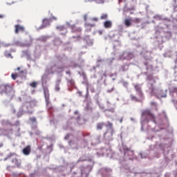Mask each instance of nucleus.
Masks as SVG:
<instances>
[{
	"label": "nucleus",
	"mask_w": 177,
	"mask_h": 177,
	"mask_svg": "<svg viewBox=\"0 0 177 177\" xmlns=\"http://www.w3.org/2000/svg\"><path fill=\"white\" fill-rule=\"evenodd\" d=\"M131 97L132 100H136V97H135L134 95H131Z\"/></svg>",
	"instance_id": "nucleus-33"
},
{
	"label": "nucleus",
	"mask_w": 177,
	"mask_h": 177,
	"mask_svg": "<svg viewBox=\"0 0 177 177\" xmlns=\"http://www.w3.org/2000/svg\"><path fill=\"white\" fill-rule=\"evenodd\" d=\"M104 28H111L113 27V21H106L104 22Z\"/></svg>",
	"instance_id": "nucleus-12"
},
{
	"label": "nucleus",
	"mask_w": 177,
	"mask_h": 177,
	"mask_svg": "<svg viewBox=\"0 0 177 177\" xmlns=\"http://www.w3.org/2000/svg\"><path fill=\"white\" fill-rule=\"evenodd\" d=\"M81 31H82V28H77L75 26H72V32H81Z\"/></svg>",
	"instance_id": "nucleus-15"
},
{
	"label": "nucleus",
	"mask_w": 177,
	"mask_h": 177,
	"mask_svg": "<svg viewBox=\"0 0 177 177\" xmlns=\"http://www.w3.org/2000/svg\"><path fill=\"white\" fill-rule=\"evenodd\" d=\"M1 46H4V48H8V46H10V44H6L3 42L0 41V48Z\"/></svg>",
	"instance_id": "nucleus-22"
},
{
	"label": "nucleus",
	"mask_w": 177,
	"mask_h": 177,
	"mask_svg": "<svg viewBox=\"0 0 177 177\" xmlns=\"http://www.w3.org/2000/svg\"><path fill=\"white\" fill-rule=\"evenodd\" d=\"M30 121H31L32 122H37V118H30Z\"/></svg>",
	"instance_id": "nucleus-26"
},
{
	"label": "nucleus",
	"mask_w": 177,
	"mask_h": 177,
	"mask_svg": "<svg viewBox=\"0 0 177 177\" xmlns=\"http://www.w3.org/2000/svg\"><path fill=\"white\" fill-rule=\"evenodd\" d=\"M44 96L46 101L49 100V91H44Z\"/></svg>",
	"instance_id": "nucleus-19"
},
{
	"label": "nucleus",
	"mask_w": 177,
	"mask_h": 177,
	"mask_svg": "<svg viewBox=\"0 0 177 177\" xmlns=\"http://www.w3.org/2000/svg\"><path fill=\"white\" fill-rule=\"evenodd\" d=\"M5 17V15L0 14V19H3Z\"/></svg>",
	"instance_id": "nucleus-34"
},
{
	"label": "nucleus",
	"mask_w": 177,
	"mask_h": 177,
	"mask_svg": "<svg viewBox=\"0 0 177 177\" xmlns=\"http://www.w3.org/2000/svg\"><path fill=\"white\" fill-rule=\"evenodd\" d=\"M12 164H14V165L12 166V168H20V167H21V160H18L17 158H14L12 160Z\"/></svg>",
	"instance_id": "nucleus-7"
},
{
	"label": "nucleus",
	"mask_w": 177,
	"mask_h": 177,
	"mask_svg": "<svg viewBox=\"0 0 177 177\" xmlns=\"http://www.w3.org/2000/svg\"><path fill=\"white\" fill-rule=\"evenodd\" d=\"M2 146H3V144L0 143V147H2Z\"/></svg>",
	"instance_id": "nucleus-41"
},
{
	"label": "nucleus",
	"mask_w": 177,
	"mask_h": 177,
	"mask_svg": "<svg viewBox=\"0 0 177 177\" xmlns=\"http://www.w3.org/2000/svg\"><path fill=\"white\" fill-rule=\"evenodd\" d=\"M5 56H6V57H10L11 59H13V56H12L11 53H6Z\"/></svg>",
	"instance_id": "nucleus-24"
},
{
	"label": "nucleus",
	"mask_w": 177,
	"mask_h": 177,
	"mask_svg": "<svg viewBox=\"0 0 177 177\" xmlns=\"http://www.w3.org/2000/svg\"><path fill=\"white\" fill-rule=\"evenodd\" d=\"M91 1H93L94 2H95V3H98L100 5H102L104 3V2H106V0H91Z\"/></svg>",
	"instance_id": "nucleus-18"
},
{
	"label": "nucleus",
	"mask_w": 177,
	"mask_h": 177,
	"mask_svg": "<svg viewBox=\"0 0 177 177\" xmlns=\"http://www.w3.org/2000/svg\"><path fill=\"white\" fill-rule=\"evenodd\" d=\"M151 106H153L154 107H157V103L154 102H151Z\"/></svg>",
	"instance_id": "nucleus-28"
},
{
	"label": "nucleus",
	"mask_w": 177,
	"mask_h": 177,
	"mask_svg": "<svg viewBox=\"0 0 177 177\" xmlns=\"http://www.w3.org/2000/svg\"><path fill=\"white\" fill-rule=\"evenodd\" d=\"M15 34H19V32H24L26 30L24 26L20 24L15 25Z\"/></svg>",
	"instance_id": "nucleus-6"
},
{
	"label": "nucleus",
	"mask_w": 177,
	"mask_h": 177,
	"mask_svg": "<svg viewBox=\"0 0 177 177\" xmlns=\"http://www.w3.org/2000/svg\"><path fill=\"white\" fill-rule=\"evenodd\" d=\"M132 55V53H124L122 55H123V56H127V55Z\"/></svg>",
	"instance_id": "nucleus-36"
},
{
	"label": "nucleus",
	"mask_w": 177,
	"mask_h": 177,
	"mask_svg": "<svg viewBox=\"0 0 177 177\" xmlns=\"http://www.w3.org/2000/svg\"><path fill=\"white\" fill-rule=\"evenodd\" d=\"M106 128H109L104 134V138L108 140H113V135L114 133V128L113 127V123L107 122V124L105 125Z\"/></svg>",
	"instance_id": "nucleus-2"
},
{
	"label": "nucleus",
	"mask_w": 177,
	"mask_h": 177,
	"mask_svg": "<svg viewBox=\"0 0 177 177\" xmlns=\"http://www.w3.org/2000/svg\"><path fill=\"white\" fill-rule=\"evenodd\" d=\"M93 21H98L99 19H97V17H94L92 19Z\"/></svg>",
	"instance_id": "nucleus-32"
},
{
	"label": "nucleus",
	"mask_w": 177,
	"mask_h": 177,
	"mask_svg": "<svg viewBox=\"0 0 177 177\" xmlns=\"http://www.w3.org/2000/svg\"><path fill=\"white\" fill-rule=\"evenodd\" d=\"M124 25L126 27H131L132 26V18L124 19Z\"/></svg>",
	"instance_id": "nucleus-13"
},
{
	"label": "nucleus",
	"mask_w": 177,
	"mask_h": 177,
	"mask_svg": "<svg viewBox=\"0 0 177 177\" xmlns=\"http://www.w3.org/2000/svg\"><path fill=\"white\" fill-rule=\"evenodd\" d=\"M68 82H69V84H71V85H74V84H75L74 80H73V79L68 80Z\"/></svg>",
	"instance_id": "nucleus-25"
},
{
	"label": "nucleus",
	"mask_w": 177,
	"mask_h": 177,
	"mask_svg": "<svg viewBox=\"0 0 177 177\" xmlns=\"http://www.w3.org/2000/svg\"><path fill=\"white\" fill-rule=\"evenodd\" d=\"M132 22L138 24V23H140V19L135 18L134 19H132Z\"/></svg>",
	"instance_id": "nucleus-21"
},
{
	"label": "nucleus",
	"mask_w": 177,
	"mask_h": 177,
	"mask_svg": "<svg viewBox=\"0 0 177 177\" xmlns=\"http://www.w3.org/2000/svg\"><path fill=\"white\" fill-rule=\"evenodd\" d=\"M98 32H99L100 35H102V34H103V32L102 30H100Z\"/></svg>",
	"instance_id": "nucleus-38"
},
{
	"label": "nucleus",
	"mask_w": 177,
	"mask_h": 177,
	"mask_svg": "<svg viewBox=\"0 0 177 177\" xmlns=\"http://www.w3.org/2000/svg\"><path fill=\"white\" fill-rule=\"evenodd\" d=\"M66 74H68V75H71V71H68L66 72Z\"/></svg>",
	"instance_id": "nucleus-35"
},
{
	"label": "nucleus",
	"mask_w": 177,
	"mask_h": 177,
	"mask_svg": "<svg viewBox=\"0 0 177 177\" xmlns=\"http://www.w3.org/2000/svg\"><path fill=\"white\" fill-rule=\"evenodd\" d=\"M64 139H65L66 140H68V139H70V134H67V135L65 136Z\"/></svg>",
	"instance_id": "nucleus-30"
},
{
	"label": "nucleus",
	"mask_w": 177,
	"mask_h": 177,
	"mask_svg": "<svg viewBox=\"0 0 177 177\" xmlns=\"http://www.w3.org/2000/svg\"><path fill=\"white\" fill-rule=\"evenodd\" d=\"M142 115L144 117H147V118H150V120H152L154 121L156 120V117L154 116V114L151 113V111L147 109L142 112Z\"/></svg>",
	"instance_id": "nucleus-5"
},
{
	"label": "nucleus",
	"mask_w": 177,
	"mask_h": 177,
	"mask_svg": "<svg viewBox=\"0 0 177 177\" xmlns=\"http://www.w3.org/2000/svg\"><path fill=\"white\" fill-rule=\"evenodd\" d=\"M148 88L151 96H155L157 99L165 98L167 96L168 91L156 89L154 83H149Z\"/></svg>",
	"instance_id": "nucleus-1"
},
{
	"label": "nucleus",
	"mask_w": 177,
	"mask_h": 177,
	"mask_svg": "<svg viewBox=\"0 0 177 177\" xmlns=\"http://www.w3.org/2000/svg\"><path fill=\"white\" fill-rule=\"evenodd\" d=\"M124 156H128V157L133 156L134 152L133 150L129 149V148H124Z\"/></svg>",
	"instance_id": "nucleus-8"
},
{
	"label": "nucleus",
	"mask_w": 177,
	"mask_h": 177,
	"mask_svg": "<svg viewBox=\"0 0 177 177\" xmlns=\"http://www.w3.org/2000/svg\"><path fill=\"white\" fill-rule=\"evenodd\" d=\"M73 67H78V64H74Z\"/></svg>",
	"instance_id": "nucleus-39"
},
{
	"label": "nucleus",
	"mask_w": 177,
	"mask_h": 177,
	"mask_svg": "<svg viewBox=\"0 0 177 177\" xmlns=\"http://www.w3.org/2000/svg\"><path fill=\"white\" fill-rule=\"evenodd\" d=\"M89 174V169L87 167H84L82 169V176H88Z\"/></svg>",
	"instance_id": "nucleus-14"
},
{
	"label": "nucleus",
	"mask_w": 177,
	"mask_h": 177,
	"mask_svg": "<svg viewBox=\"0 0 177 177\" xmlns=\"http://www.w3.org/2000/svg\"><path fill=\"white\" fill-rule=\"evenodd\" d=\"M17 71H19L18 73H12L11 74V78H12L15 80L17 79L18 77H23L24 74L25 75H27V73L24 70H21V68L20 66L17 67Z\"/></svg>",
	"instance_id": "nucleus-4"
},
{
	"label": "nucleus",
	"mask_w": 177,
	"mask_h": 177,
	"mask_svg": "<svg viewBox=\"0 0 177 177\" xmlns=\"http://www.w3.org/2000/svg\"><path fill=\"white\" fill-rule=\"evenodd\" d=\"M86 26L87 27H95V24H86Z\"/></svg>",
	"instance_id": "nucleus-29"
},
{
	"label": "nucleus",
	"mask_w": 177,
	"mask_h": 177,
	"mask_svg": "<svg viewBox=\"0 0 177 177\" xmlns=\"http://www.w3.org/2000/svg\"><path fill=\"white\" fill-rule=\"evenodd\" d=\"M174 11H175V12H177V6H175L174 8Z\"/></svg>",
	"instance_id": "nucleus-37"
},
{
	"label": "nucleus",
	"mask_w": 177,
	"mask_h": 177,
	"mask_svg": "<svg viewBox=\"0 0 177 177\" xmlns=\"http://www.w3.org/2000/svg\"><path fill=\"white\" fill-rule=\"evenodd\" d=\"M120 59H125V58H122V57H121Z\"/></svg>",
	"instance_id": "nucleus-45"
},
{
	"label": "nucleus",
	"mask_w": 177,
	"mask_h": 177,
	"mask_svg": "<svg viewBox=\"0 0 177 177\" xmlns=\"http://www.w3.org/2000/svg\"><path fill=\"white\" fill-rule=\"evenodd\" d=\"M9 168H10V166H8V167H7V169H9Z\"/></svg>",
	"instance_id": "nucleus-43"
},
{
	"label": "nucleus",
	"mask_w": 177,
	"mask_h": 177,
	"mask_svg": "<svg viewBox=\"0 0 177 177\" xmlns=\"http://www.w3.org/2000/svg\"><path fill=\"white\" fill-rule=\"evenodd\" d=\"M153 84H156V80H153Z\"/></svg>",
	"instance_id": "nucleus-44"
},
{
	"label": "nucleus",
	"mask_w": 177,
	"mask_h": 177,
	"mask_svg": "<svg viewBox=\"0 0 177 177\" xmlns=\"http://www.w3.org/2000/svg\"><path fill=\"white\" fill-rule=\"evenodd\" d=\"M84 161H86V159H83L82 158H80L77 160V162H82Z\"/></svg>",
	"instance_id": "nucleus-27"
},
{
	"label": "nucleus",
	"mask_w": 177,
	"mask_h": 177,
	"mask_svg": "<svg viewBox=\"0 0 177 177\" xmlns=\"http://www.w3.org/2000/svg\"><path fill=\"white\" fill-rule=\"evenodd\" d=\"M63 28H64L63 26H57V30H63Z\"/></svg>",
	"instance_id": "nucleus-31"
},
{
	"label": "nucleus",
	"mask_w": 177,
	"mask_h": 177,
	"mask_svg": "<svg viewBox=\"0 0 177 177\" xmlns=\"http://www.w3.org/2000/svg\"><path fill=\"white\" fill-rule=\"evenodd\" d=\"M108 17H109V14H107V13H102L101 15L100 19H101V20H107Z\"/></svg>",
	"instance_id": "nucleus-17"
},
{
	"label": "nucleus",
	"mask_w": 177,
	"mask_h": 177,
	"mask_svg": "<svg viewBox=\"0 0 177 177\" xmlns=\"http://www.w3.org/2000/svg\"><path fill=\"white\" fill-rule=\"evenodd\" d=\"M173 2H174V3H176L177 0H173Z\"/></svg>",
	"instance_id": "nucleus-40"
},
{
	"label": "nucleus",
	"mask_w": 177,
	"mask_h": 177,
	"mask_svg": "<svg viewBox=\"0 0 177 177\" xmlns=\"http://www.w3.org/2000/svg\"><path fill=\"white\" fill-rule=\"evenodd\" d=\"M48 26H50V20L48 18H45L43 19L42 28H45L48 27Z\"/></svg>",
	"instance_id": "nucleus-9"
},
{
	"label": "nucleus",
	"mask_w": 177,
	"mask_h": 177,
	"mask_svg": "<svg viewBox=\"0 0 177 177\" xmlns=\"http://www.w3.org/2000/svg\"><path fill=\"white\" fill-rule=\"evenodd\" d=\"M22 151L25 156L30 155V153H31V147L30 145L26 146Z\"/></svg>",
	"instance_id": "nucleus-10"
},
{
	"label": "nucleus",
	"mask_w": 177,
	"mask_h": 177,
	"mask_svg": "<svg viewBox=\"0 0 177 177\" xmlns=\"http://www.w3.org/2000/svg\"><path fill=\"white\" fill-rule=\"evenodd\" d=\"M30 86H32V88H37V82H33L32 83L30 84Z\"/></svg>",
	"instance_id": "nucleus-23"
},
{
	"label": "nucleus",
	"mask_w": 177,
	"mask_h": 177,
	"mask_svg": "<svg viewBox=\"0 0 177 177\" xmlns=\"http://www.w3.org/2000/svg\"><path fill=\"white\" fill-rule=\"evenodd\" d=\"M13 87L8 84H0V93L1 95H3L5 93L6 95H13Z\"/></svg>",
	"instance_id": "nucleus-3"
},
{
	"label": "nucleus",
	"mask_w": 177,
	"mask_h": 177,
	"mask_svg": "<svg viewBox=\"0 0 177 177\" xmlns=\"http://www.w3.org/2000/svg\"><path fill=\"white\" fill-rule=\"evenodd\" d=\"M53 19H54V20H57V19H56V17H53Z\"/></svg>",
	"instance_id": "nucleus-42"
},
{
	"label": "nucleus",
	"mask_w": 177,
	"mask_h": 177,
	"mask_svg": "<svg viewBox=\"0 0 177 177\" xmlns=\"http://www.w3.org/2000/svg\"><path fill=\"white\" fill-rule=\"evenodd\" d=\"M135 89L137 91V92H139L141 95H143L142 93V89L140 88V87L139 86V85H136L135 86Z\"/></svg>",
	"instance_id": "nucleus-20"
},
{
	"label": "nucleus",
	"mask_w": 177,
	"mask_h": 177,
	"mask_svg": "<svg viewBox=\"0 0 177 177\" xmlns=\"http://www.w3.org/2000/svg\"><path fill=\"white\" fill-rule=\"evenodd\" d=\"M69 143H71V141H70Z\"/></svg>",
	"instance_id": "nucleus-47"
},
{
	"label": "nucleus",
	"mask_w": 177,
	"mask_h": 177,
	"mask_svg": "<svg viewBox=\"0 0 177 177\" xmlns=\"http://www.w3.org/2000/svg\"><path fill=\"white\" fill-rule=\"evenodd\" d=\"M62 82V79L59 78L55 81V89L57 92L60 91V83Z\"/></svg>",
	"instance_id": "nucleus-11"
},
{
	"label": "nucleus",
	"mask_w": 177,
	"mask_h": 177,
	"mask_svg": "<svg viewBox=\"0 0 177 177\" xmlns=\"http://www.w3.org/2000/svg\"><path fill=\"white\" fill-rule=\"evenodd\" d=\"M104 126L106 127V124H104V122H99L97 124V129L98 131H102Z\"/></svg>",
	"instance_id": "nucleus-16"
},
{
	"label": "nucleus",
	"mask_w": 177,
	"mask_h": 177,
	"mask_svg": "<svg viewBox=\"0 0 177 177\" xmlns=\"http://www.w3.org/2000/svg\"><path fill=\"white\" fill-rule=\"evenodd\" d=\"M79 94H81V92H79Z\"/></svg>",
	"instance_id": "nucleus-46"
}]
</instances>
